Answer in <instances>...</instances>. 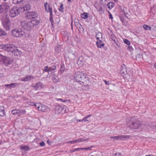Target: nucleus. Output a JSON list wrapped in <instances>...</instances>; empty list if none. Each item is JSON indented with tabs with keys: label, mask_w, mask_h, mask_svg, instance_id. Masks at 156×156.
<instances>
[{
	"label": "nucleus",
	"mask_w": 156,
	"mask_h": 156,
	"mask_svg": "<svg viewBox=\"0 0 156 156\" xmlns=\"http://www.w3.org/2000/svg\"><path fill=\"white\" fill-rule=\"evenodd\" d=\"M126 121L127 126L131 129H139L142 125L141 122L137 119L129 118L127 119Z\"/></svg>",
	"instance_id": "nucleus-1"
},
{
	"label": "nucleus",
	"mask_w": 156,
	"mask_h": 156,
	"mask_svg": "<svg viewBox=\"0 0 156 156\" xmlns=\"http://www.w3.org/2000/svg\"><path fill=\"white\" fill-rule=\"evenodd\" d=\"M74 77L76 82L80 83L81 84V82L83 83V81L87 79L86 75L79 71H78L74 73Z\"/></svg>",
	"instance_id": "nucleus-2"
},
{
	"label": "nucleus",
	"mask_w": 156,
	"mask_h": 156,
	"mask_svg": "<svg viewBox=\"0 0 156 156\" xmlns=\"http://www.w3.org/2000/svg\"><path fill=\"white\" fill-rule=\"evenodd\" d=\"M2 22L3 27L6 31L9 30L10 29L11 23L9 17L6 13L5 14V17L2 19Z\"/></svg>",
	"instance_id": "nucleus-3"
},
{
	"label": "nucleus",
	"mask_w": 156,
	"mask_h": 156,
	"mask_svg": "<svg viewBox=\"0 0 156 156\" xmlns=\"http://www.w3.org/2000/svg\"><path fill=\"white\" fill-rule=\"evenodd\" d=\"M20 23L21 27L27 31L30 30L34 27L33 24L34 23L31 22V21L23 20Z\"/></svg>",
	"instance_id": "nucleus-4"
},
{
	"label": "nucleus",
	"mask_w": 156,
	"mask_h": 156,
	"mask_svg": "<svg viewBox=\"0 0 156 156\" xmlns=\"http://www.w3.org/2000/svg\"><path fill=\"white\" fill-rule=\"evenodd\" d=\"M12 35L14 37H22L25 35V33L21 29L14 28L11 31Z\"/></svg>",
	"instance_id": "nucleus-5"
},
{
	"label": "nucleus",
	"mask_w": 156,
	"mask_h": 156,
	"mask_svg": "<svg viewBox=\"0 0 156 156\" xmlns=\"http://www.w3.org/2000/svg\"><path fill=\"white\" fill-rule=\"evenodd\" d=\"M21 9L20 7H14L10 10L9 15L11 17L16 16L20 12H22Z\"/></svg>",
	"instance_id": "nucleus-6"
},
{
	"label": "nucleus",
	"mask_w": 156,
	"mask_h": 156,
	"mask_svg": "<svg viewBox=\"0 0 156 156\" xmlns=\"http://www.w3.org/2000/svg\"><path fill=\"white\" fill-rule=\"evenodd\" d=\"M14 48H16V47L13 44H1L0 45V49H3L8 52L12 53Z\"/></svg>",
	"instance_id": "nucleus-7"
},
{
	"label": "nucleus",
	"mask_w": 156,
	"mask_h": 156,
	"mask_svg": "<svg viewBox=\"0 0 156 156\" xmlns=\"http://www.w3.org/2000/svg\"><path fill=\"white\" fill-rule=\"evenodd\" d=\"M26 13V18L28 19L35 18L38 16L37 13L35 12H28Z\"/></svg>",
	"instance_id": "nucleus-8"
},
{
	"label": "nucleus",
	"mask_w": 156,
	"mask_h": 156,
	"mask_svg": "<svg viewBox=\"0 0 156 156\" xmlns=\"http://www.w3.org/2000/svg\"><path fill=\"white\" fill-rule=\"evenodd\" d=\"M130 136L127 135H121L118 136L110 137L111 139H113L115 140H125V139H129L130 138Z\"/></svg>",
	"instance_id": "nucleus-9"
},
{
	"label": "nucleus",
	"mask_w": 156,
	"mask_h": 156,
	"mask_svg": "<svg viewBox=\"0 0 156 156\" xmlns=\"http://www.w3.org/2000/svg\"><path fill=\"white\" fill-rule=\"evenodd\" d=\"M74 22L75 25L76 27L77 28L79 29L80 32V31H83L84 29L80 23L79 20L78 19H75L74 20Z\"/></svg>",
	"instance_id": "nucleus-10"
},
{
	"label": "nucleus",
	"mask_w": 156,
	"mask_h": 156,
	"mask_svg": "<svg viewBox=\"0 0 156 156\" xmlns=\"http://www.w3.org/2000/svg\"><path fill=\"white\" fill-rule=\"evenodd\" d=\"M122 69L120 71L122 75L123 76L124 75H125L126 77L128 78V76H129V73H127L126 69V67L125 65L123 64V66H122L121 67Z\"/></svg>",
	"instance_id": "nucleus-11"
},
{
	"label": "nucleus",
	"mask_w": 156,
	"mask_h": 156,
	"mask_svg": "<svg viewBox=\"0 0 156 156\" xmlns=\"http://www.w3.org/2000/svg\"><path fill=\"white\" fill-rule=\"evenodd\" d=\"M44 9L47 12L50 13V11L52 12V8L50 5L48 4L47 2H45L44 3Z\"/></svg>",
	"instance_id": "nucleus-12"
},
{
	"label": "nucleus",
	"mask_w": 156,
	"mask_h": 156,
	"mask_svg": "<svg viewBox=\"0 0 156 156\" xmlns=\"http://www.w3.org/2000/svg\"><path fill=\"white\" fill-rule=\"evenodd\" d=\"M0 59H1L3 63L6 66L9 64L8 60L7 59L6 57L0 54Z\"/></svg>",
	"instance_id": "nucleus-13"
},
{
	"label": "nucleus",
	"mask_w": 156,
	"mask_h": 156,
	"mask_svg": "<svg viewBox=\"0 0 156 156\" xmlns=\"http://www.w3.org/2000/svg\"><path fill=\"white\" fill-rule=\"evenodd\" d=\"M55 113L57 114H59L62 113L63 108L61 106L58 105L55 106Z\"/></svg>",
	"instance_id": "nucleus-14"
},
{
	"label": "nucleus",
	"mask_w": 156,
	"mask_h": 156,
	"mask_svg": "<svg viewBox=\"0 0 156 156\" xmlns=\"http://www.w3.org/2000/svg\"><path fill=\"white\" fill-rule=\"evenodd\" d=\"M20 9H21V11L22 12H24L26 11L30 10V9L31 6L29 4H27L25 5L23 7H20Z\"/></svg>",
	"instance_id": "nucleus-15"
},
{
	"label": "nucleus",
	"mask_w": 156,
	"mask_h": 156,
	"mask_svg": "<svg viewBox=\"0 0 156 156\" xmlns=\"http://www.w3.org/2000/svg\"><path fill=\"white\" fill-rule=\"evenodd\" d=\"M34 77L32 76L28 75L25 77L21 79L23 81H27L31 80L32 79H34Z\"/></svg>",
	"instance_id": "nucleus-16"
},
{
	"label": "nucleus",
	"mask_w": 156,
	"mask_h": 156,
	"mask_svg": "<svg viewBox=\"0 0 156 156\" xmlns=\"http://www.w3.org/2000/svg\"><path fill=\"white\" fill-rule=\"evenodd\" d=\"M42 84L40 82L36 83L35 85L32 86L36 90H38L42 87Z\"/></svg>",
	"instance_id": "nucleus-17"
},
{
	"label": "nucleus",
	"mask_w": 156,
	"mask_h": 156,
	"mask_svg": "<svg viewBox=\"0 0 156 156\" xmlns=\"http://www.w3.org/2000/svg\"><path fill=\"white\" fill-rule=\"evenodd\" d=\"M18 83H12L10 84H7L5 85V86L7 87L9 89H11L12 88H15L17 86Z\"/></svg>",
	"instance_id": "nucleus-18"
},
{
	"label": "nucleus",
	"mask_w": 156,
	"mask_h": 156,
	"mask_svg": "<svg viewBox=\"0 0 156 156\" xmlns=\"http://www.w3.org/2000/svg\"><path fill=\"white\" fill-rule=\"evenodd\" d=\"M14 48L13 51H12V53L15 55L18 56L20 55L21 54V52L17 49Z\"/></svg>",
	"instance_id": "nucleus-19"
},
{
	"label": "nucleus",
	"mask_w": 156,
	"mask_h": 156,
	"mask_svg": "<svg viewBox=\"0 0 156 156\" xmlns=\"http://www.w3.org/2000/svg\"><path fill=\"white\" fill-rule=\"evenodd\" d=\"M52 79L54 83H56L59 81V79L58 76H56L55 74H54L52 77Z\"/></svg>",
	"instance_id": "nucleus-20"
},
{
	"label": "nucleus",
	"mask_w": 156,
	"mask_h": 156,
	"mask_svg": "<svg viewBox=\"0 0 156 156\" xmlns=\"http://www.w3.org/2000/svg\"><path fill=\"white\" fill-rule=\"evenodd\" d=\"M96 44L98 48H103L105 44H104L101 40H99L96 43Z\"/></svg>",
	"instance_id": "nucleus-21"
},
{
	"label": "nucleus",
	"mask_w": 156,
	"mask_h": 156,
	"mask_svg": "<svg viewBox=\"0 0 156 156\" xmlns=\"http://www.w3.org/2000/svg\"><path fill=\"white\" fill-rule=\"evenodd\" d=\"M20 110L18 109H15L12 110V111L11 113L14 115H18L19 116H20Z\"/></svg>",
	"instance_id": "nucleus-22"
},
{
	"label": "nucleus",
	"mask_w": 156,
	"mask_h": 156,
	"mask_svg": "<svg viewBox=\"0 0 156 156\" xmlns=\"http://www.w3.org/2000/svg\"><path fill=\"white\" fill-rule=\"evenodd\" d=\"M47 107L45 105H40V107H38V110L39 111L42 112H45L46 111V108Z\"/></svg>",
	"instance_id": "nucleus-23"
},
{
	"label": "nucleus",
	"mask_w": 156,
	"mask_h": 156,
	"mask_svg": "<svg viewBox=\"0 0 156 156\" xmlns=\"http://www.w3.org/2000/svg\"><path fill=\"white\" fill-rule=\"evenodd\" d=\"M4 108L2 106H0V116H3L4 115Z\"/></svg>",
	"instance_id": "nucleus-24"
},
{
	"label": "nucleus",
	"mask_w": 156,
	"mask_h": 156,
	"mask_svg": "<svg viewBox=\"0 0 156 156\" xmlns=\"http://www.w3.org/2000/svg\"><path fill=\"white\" fill-rule=\"evenodd\" d=\"M115 4L113 2H110L107 4V6L108 8L111 9L114 6Z\"/></svg>",
	"instance_id": "nucleus-25"
},
{
	"label": "nucleus",
	"mask_w": 156,
	"mask_h": 156,
	"mask_svg": "<svg viewBox=\"0 0 156 156\" xmlns=\"http://www.w3.org/2000/svg\"><path fill=\"white\" fill-rule=\"evenodd\" d=\"M7 35V33L2 29H0V36L3 37Z\"/></svg>",
	"instance_id": "nucleus-26"
},
{
	"label": "nucleus",
	"mask_w": 156,
	"mask_h": 156,
	"mask_svg": "<svg viewBox=\"0 0 156 156\" xmlns=\"http://www.w3.org/2000/svg\"><path fill=\"white\" fill-rule=\"evenodd\" d=\"M50 20L51 22V25L53 26V22L54 21L53 19V16H52V12H51V11H50Z\"/></svg>",
	"instance_id": "nucleus-27"
},
{
	"label": "nucleus",
	"mask_w": 156,
	"mask_h": 156,
	"mask_svg": "<svg viewBox=\"0 0 156 156\" xmlns=\"http://www.w3.org/2000/svg\"><path fill=\"white\" fill-rule=\"evenodd\" d=\"M81 17L83 19H86L87 18L88 16L87 13H83L81 14Z\"/></svg>",
	"instance_id": "nucleus-28"
},
{
	"label": "nucleus",
	"mask_w": 156,
	"mask_h": 156,
	"mask_svg": "<svg viewBox=\"0 0 156 156\" xmlns=\"http://www.w3.org/2000/svg\"><path fill=\"white\" fill-rule=\"evenodd\" d=\"M83 58L82 57L79 58V59L77 61V63L78 65H81V64H83Z\"/></svg>",
	"instance_id": "nucleus-29"
},
{
	"label": "nucleus",
	"mask_w": 156,
	"mask_h": 156,
	"mask_svg": "<svg viewBox=\"0 0 156 156\" xmlns=\"http://www.w3.org/2000/svg\"><path fill=\"white\" fill-rule=\"evenodd\" d=\"M31 22H33L34 24H33V27H34L35 26H36L37 24L38 23L40 22V21L38 20H31Z\"/></svg>",
	"instance_id": "nucleus-30"
},
{
	"label": "nucleus",
	"mask_w": 156,
	"mask_h": 156,
	"mask_svg": "<svg viewBox=\"0 0 156 156\" xmlns=\"http://www.w3.org/2000/svg\"><path fill=\"white\" fill-rule=\"evenodd\" d=\"M88 139H83V138H80L77 140H76V143H79L80 142H81L82 141H86L87 140H88Z\"/></svg>",
	"instance_id": "nucleus-31"
},
{
	"label": "nucleus",
	"mask_w": 156,
	"mask_h": 156,
	"mask_svg": "<svg viewBox=\"0 0 156 156\" xmlns=\"http://www.w3.org/2000/svg\"><path fill=\"white\" fill-rule=\"evenodd\" d=\"M143 27L146 30H150L151 28L150 26L145 24L143 26Z\"/></svg>",
	"instance_id": "nucleus-32"
},
{
	"label": "nucleus",
	"mask_w": 156,
	"mask_h": 156,
	"mask_svg": "<svg viewBox=\"0 0 156 156\" xmlns=\"http://www.w3.org/2000/svg\"><path fill=\"white\" fill-rule=\"evenodd\" d=\"M43 71L46 72H48L49 71H51L50 67H48V66H45V67H44V69L43 70Z\"/></svg>",
	"instance_id": "nucleus-33"
},
{
	"label": "nucleus",
	"mask_w": 156,
	"mask_h": 156,
	"mask_svg": "<svg viewBox=\"0 0 156 156\" xmlns=\"http://www.w3.org/2000/svg\"><path fill=\"white\" fill-rule=\"evenodd\" d=\"M20 148L21 149L25 151H28L29 150V147L28 146H21L20 147Z\"/></svg>",
	"instance_id": "nucleus-34"
},
{
	"label": "nucleus",
	"mask_w": 156,
	"mask_h": 156,
	"mask_svg": "<svg viewBox=\"0 0 156 156\" xmlns=\"http://www.w3.org/2000/svg\"><path fill=\"white\" fill-rule=\"evenodd\" d=\"M65 70V66L63 64H61L60 67V71L61 73H63Z\"/></svg>",
	"instance_id": "nucleus-35"
},
{
	"label": "nucleus",
	"mask_w": 156,
	"mask_h": 156,
	"mask_svg": "<svg viewBox=\"0 0 156 156\" xmlns=\"http://www.w3.org/2000/svg\"><path fill=\"white\" fill-rule=\"evenodd\" d=\"M61 47V45H58L55 48V51L56 52H58L60 50V47Z\"/></svg>",
	"instance_id": "nucleus-36"
},
{
	"label": "nucleus",
	"mask_w": 156,
	"mask_h": 156,
	"mask_svg": "<svg viewBox=\"0 0 156 156\" xmlns=\"http://www.w3.org/2000/svg\"><path fill=\"white\" fill-rule=\"evenodd\" d=\"M61 5L59 8L58 9V10L61 12H63V5L62 3L60 4Z\"/></svg>",
	"instance_id": "nucleus-37"
},
{
	"label": "nucleus",
	"mask_w": 156,
	"mask_h": 156,
	"mask_svg": "<svg viewBox=\"0 0 156 156\" xmlns=\"http://www.w3.org/2000/svg\"><path fill=\"white\" fill-rule=\"evenodd\" d=\"M20 116L21 115H23L25 114L26 111L25 110H20Z\"/></svg>",
	"instance_id": "nucleus-38"
},
{
	"label": "nucleus",
	"mask_w": 156,
	"mask_h": 156,
	"mask_svg": "<svg viewBox=\"0 0 156 156\" xmlns=\"http://www.w3.org/2000/svg\"><path fill=\"white\" fill-rule=\"evenodd\" d=\"M57 101H60L62 102H65L66 101H67L68 102H70V101L68 100H64L62 99V98H58L57 99Z\"/></svg>",
	"instance_id": "nucleus-39"
},
{
	"label": "nucleus",
	"mask_w": 156,
	"mask_h": 156,
	"mask_svg": "<svg viewBox=\"0 0 156 156\" xmlns=\"http://www.w3.org/2000/svg\"><path fill=\"white\" fill-rule=\"evenodd\" d=\"M3 5L5 9H8L9 8V5L6 3L4 4Z\"/></svg>",
	"instance_id": "nucleus-40"
},
{
	"label": "nucleus",
	"mask_w": 156,
	"mask_h": 156,
	"mask_svg": "<svg viewBox=\"0 0 156 156\" xmlns=\"http://www.w3.org/2000/svg\"><path fill=\"white\" fill-rule=\"evenodd\" d=\"M123 41L125 44L128 45H129L130 44V41L127 39H124Z\"/></svg>",
	"instance_id": "nucleus-41"
},
{
	"label": "nucleus",
	"mask_w": 156,
	"mask_h": 156,
	"mask_svg": "<svg viewBox=\"0 0 156 156\" xmlns=\"http://www.w3.org/2000/svg\"><path fill=\"white\" fill-rule=\"evenodd\" d=\"M98 36H101L102 37V34L101 33H99L96 35V37L98 40H99V37Z\"/></svg>",
	"instance_id": "nucleus-42"
},
{
	"label": "nucleus",
	"mask_w": 156,
	"mask_h": 156,
	"mask_svg": "<svg viewBox=\"0 0 156 156\" xmlns=\"http://www.w3.org/2000/svg\"><path fill=\"white\" fill-rule=\"evenodd\" d=\"M51 71L53 70H54L56 69V66L55 65H53L51 67H50Z\"/></svg>",
	"instance_id": "nucleus-43"
},
{
	"label": "nucleus",
	"mask_w": 156,
	"mask_h": 156,
	"mask_svg": "<svg viewBox=\"0 0 156 156\" xmlns=\"http://www.w3.org/2000/svg\"><path fill=\"white\" fill-rule=\"evenodd\" d=\"M97 9L98 11L100 13L102 12V11L103 10L102 8L101 7H100L99 8H97Z\"/></svg>",
	"instance_id": "nucleus-44"
},
{
	"label": "nucleus",
	"mask_w": 156,
	"mask_h": 156,
	"mask_svg": "<svg viewBox=\"0 0 156 156\" xmlns=\"http://www.w3.org/2000/svg\"><path fill=\"white\" fill-rule=\"evenodd\" d=\"M4 12V9L2 5H0V14H2Z\"/></svg>",
	"instance_id": "nucleus-45"
},
{
	"label": "nucleus",
	"mask_w": 156,
	"mask_h": 156,
	"mask_svg": "<svg viewBox=\"0 0 156 156\" xmlns=\"http://www.w3.org/2000/svg\"><path fill=\"white\" fill-rule=\"evenodd\" d=\"M70 143V144L76 143V140H73L72 141H69L67 142V143Z\"/></svg>",
	"instance_id": "nucleus-46"
},
{
	"label": "nucleus",
	"mask_w": 156,
	"mask_h": 156,
	"mask_svg": "<svg viewBox=\"0 0 156 156\" xmlns=\"http://www.w3.org/2000/svg\"><path fill=\"white\" fill-rule=\"evenodd\" d=\"M94 147V146H92L91 147H85L84 149V150H91L92 148L93 147Z\"/></svg>",
	"instance_id": "nucleus-47"
},
{
	"label": "nucleus",
	"mask_w": 156,
	"mask_h": 156,
	"mask_svg": "<svg viewBox=\"0 0 156 156\" xmlns=\"http://www.w3.org/2000/svg\"><path fill=\"white\" fill-rule=\"evenodd\" d=\"M12 3L16 4H18V1H17V0H12Z\"/></svg>",
	"instance_id": "nucleus-48"
},
{
	"label": "nucleus",
	"mask_w": 156,
	"mask_h": 156,
	"mask_svg": "<svg viewBox=\"0 0 156 156\" xmlns=\"http://www.w3.org/2000/svg\"><path fill=\"white\" fill-rule=\"evenodd\" d=\"M40 145L41 146H44L45 145V144L44 141H42L40 143Z\"/></svg>",
	"instance_id": "nucleus-49"
},
{
	"label": "nucleus",
	"mask_w": 156,
	"mask_h": 156,
	"mask_svg": "<svg viewBox=\"0 0 156 156\" xmlns=\"http://www.w3.org/2000/svg\"><path fill=\"white\" fill-rule=\"evenodd\" d=\"M103 81L105 82L106 85H108L110 84L109 81H107L105 80H103Z\"/></svg>",
	"instance_id": "nucleus-50"
},
{
	"label": "nucleus",
	"mask_w": 156,
	"mask_h": 156,
	"mask_svg": "<svg viewBox=\"0 0 156 156\" xmlns=\"http://www.w3.org/2000/svg\"><path fill=\"white\" fill-rule=\"evenodd\" d=\"M40 105L38 104L35 103V105H34V106H35L38 109V107H40Z\"/></svg>",
	"instance_id": "nucleus-51"
},
{
	"label": "nucleus",
	"mask_w": 156,
	"mask_h": 156,
	"mask_svg": "<svg viewBox=\"0 0 156 156\" xmlns=\"http://www.w3.org/2000/svg\"><path fill=\"white\" fill-rule=\"evenodd\" d=\"M84 121V122H86V121H88V122H89V120H88V119H85V117H84L83 119H82V122H83V121Z\"/></svg>",
	"instance_id": "nucleus-52"
},
{
	"label": "nucleus",
	"mask_w": 156,
	"mask_h": 156,
	"mask_svg": "<svg viewBox=\"0 0 156 156\" xmlns=\"http://www.w3.org/2000/svg\"><path fill=\"white\" fill-rule=\"evenodd\" d=\"M124 9H126V8H124V9L122 10V12H123L124 15H126L127 14V13L125 11Z\"/></svg>",
	"instance_id": "nucleus-53"
},
{
	"label": "nucleus",
	"mask_w": 156,
	"mask_h": 156,
	"mask_svg": "<svg viewBox=\"0 0 156 156\" xmlns=\"http://www.w3.org/2000/svg\"><path fill=\"white\" fill-rule=\"evenodd\" d=\"M92 115H90L87 116H86L84 117L85 119H87L88 118L90 117Z\"/></svg>",
	"instance_id": "nucleus-54"
},
{
	"label": "nucleus",
	"mask_w": 156,
	"mask_h": 156,
	"mask_svg": "<svg viewBox=\"0 0 156 156\" xmlns=\"http://www.w3.org/2000/svg\"><path fill=\"white\" fill-rule=\"evenodd\" d=\"M122 154L121 153H116L115 154V156H121Z\"/></svg>",
	"instance_id": "nucleus-55"
},
{
	"label": "nucleus",
	"mask_w": 156,
	"mask_h": 156,
	"mask_svg": "<svg viewBox=\"0 0 156 156\" xmlns=\"http://www.w3.org/2000/svg\"><path fill=\"white\" fill-rule=\"evenodd\" d=\"M109 18L111 19H113L112 15L111 13H110V14L109 15Z\"/></svg>",
	"instance_id": "nucleus-56"
},
{
	"label": "nucleus",
	"mask_w": 156,
	"mask_h": 156,
	"mask_svg": "<svg viewBox=\"0 0 156 156\" xmlns=\"http://www.w3.org/2000/svg\"><path fill=\"white\" fill-rule=\"evenodd\" d=\"M35 103L34 102H30V105L32 106H34V105H35Z\"/></svg>",
	"instance_id": "nucleus-57"
},
{
	"label": "nucleus",
	"mask_w": 156,
	"mask_h": 156,
	"mask_svg": "<svg viewBox=\"0 0 156 156\" xmlns=\"http://www.w3.org/2000/svg\"><path fill=\"white\" fill-rule=\"evenodd\" d=\"M75 151H76V150L75 149H73L71 150V151H70V152L72 153L74 152Z\"/></svg>",
	"instance_id": "nucleus-58"
},
{
	"label": "nucleus",
	"mask_w": 156,
	"mask_h": 156,
	"mask_svg": "<svg viewBox=\"0 0 156 156\" xmlns=\"http://www.w3.org/2000/svg\"><path fill=\"white\" fill-rule=\"evenodd\" d=\"M4 76V74L3 73H0V78Z\"/></svg>",
	"instance_id": "nucleus-59"
},
{
	"label": "nucleus",
	"mask_w": 156,
	"mask_h": 156,
	"mask_svg": "<svg viewBox=\"0 0 156 156\" xmlns=\"http://www.w3.org/2000/svg\"><path fill=\"white\" fill-rule=\"evenodd\" d=\"M132 49V47H131L130 46H129L128 47V49L129 50H131Z\"/></svg>",
	"instance_id": "nucleus-60"
},
{
	"label": "nucleus",
	"mask_w": 156,
	"mask_h": 156,
	"mask_svg": "<svg viewBox=\"0 0 156 156\" xmlns=\"http://www.w3.org/2000/svg\"><path fill=\"white\" fill-rule=\"evenodd\" d=\"M23 0H17V1H18V3H19L21 2Z\"/></svg>",
	"instance_id": "nucleus-61"
},
{
	"label": "nucleus",
	"mask_w": 156,
	"mask_h": 156,
	"mask_svg": "<svg viewBox=\"0 0 156 156\" xmlns=\"http://www.w3.org/2000/svg\"><path fill=\"white\" fill-rule=\"evenodd\" d=\"M112 40L113 41H114V42L117 44L116 43V40L115 39H112Z\"/></svg>",
	"instance_id": "nucleus-62"
},
{
	"label": "nucleus",
	"mask_w": 156,
	"mask_h": 156,
	"mask_svg": "<svg viewBox=\"0 0 156 156\" xmlns=\"http://www.w3.org/2000/svg\"><path fill=\"white\" fill-rule=\"evenodd\" d=\"M84 148H79V149L80 150H84Z\"/></svg>",
	"instance_id": "nucleus-63"
},
{
	"label": "nucleus",
	"mask_w": 156,
	"mask_h": 156,
	"mask_svg": "<svg viewBox=\"0 0 156 156\" xmlns=\"http://www.w3.org/2000/svg\"><path fill=\"white\" fill-rule=\"evenodd\" d=\"M145 156H154V155H147Z\"/></svg>",
	"instance_id": "nucleus-64"
}]
</instances>
